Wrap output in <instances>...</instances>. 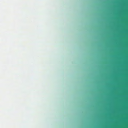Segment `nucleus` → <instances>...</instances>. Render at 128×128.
<instances>
[{"instance_id":"1","label":"nucleus","mask_w":128,"mask_h":128,"mask_svg":"<svg viewBox=\"0 0 128 128\" xmlns=\"http://www.w3.org/2000/svg\"><path fill=\"white\" fill-rule=\"evenodd\" d=\"M106 18H125L126 19V67H128V16H101Z\"/></svg>"},{"instance_id":"2","label":"nucleus","mask_w":128,"mask_h":128,"mask_svg":"<svg viewBox=\"0 0 128 128\" xmlns=\"http://www.w3.org/2000/svg\"><path fill=\"white\" fill-rule=\"evenodd\" d=\"M125 11V9L124 6L121 4L118 10V12L121 14L123 13Z\"/></svg>"}]
</instances>
